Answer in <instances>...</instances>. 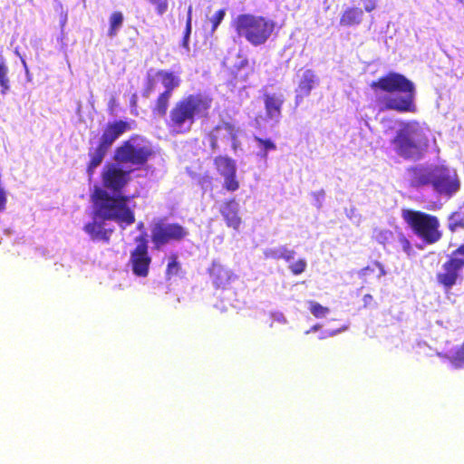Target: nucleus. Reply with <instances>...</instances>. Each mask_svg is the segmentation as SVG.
I'll use <instances>...</instances> for the list:
<instances>
[{"label": "nucleus", "mask_w": 464, "mask_h": 464, "mask_svg": "<svg viewBox=\"0 0 464 464\" xmlns=\"http://www.w3.org/2000/svg\"><path fill=\"white\" fill-rule=\"evenodd\" d=\"M374 92L401 93L398 97H382L377 99L381 111L398 112H415L416 105L414 83L403 74L390 72L370 83Z\"/></svg>", "instance_id": "nucleus-1"}, {"label": "nucleus", "mask_w": 464, "mask_h": 464, "mask_svg": "<svg viewBox=\"0 0 464 464\" xmlns=\"http://www.w3.org/2000/svg\"><path fill=\"white\" fill-rule=\"evenodd\" d=\"M212 102L213 99L202 92L182 97L170 109L167 126L175 134L189 132L197 120L209 117Z\"/></svg>", "instance_id": "nucleus-2"}, {"label": "nucleus", "mask_w": 464, "mask_h": 464, "mask_svg": "<svg viewBox=\"0 0 464 464\" xmlns=\"http://www.w3.org/2000/svg\"><path fill=\"white\" fill-rule=\"evenodd\" d=\"M131 198L122 194H110L96 187L92 194L94 218L114 221L122 229L135 222L134 211L128 206Z\"/></svg>", "instance_id": "nucleus-3"}, {"label": "nucleus", "mask_w": 464, "mask_h": 464, "mask_svg": "<svg viewBox=\"0 0 464 464\" xmlns=\"http://www.w3.org/2000/svg\"><path fill=\"white\" fill-rule=\"evenodd\" d=\"M430 130L417 121L403 122L392 143L404 160H420L429 148Z\"/></svg>", "instance_id": "nucleus-4"}, {"label": "nucleus", "mask_w": 464, "mask_h": 464, "mask_svg": "<svg viewBox=\"0 0 464 464\" xmlns=\"http://www.w3.org/2000/svg\"><path fill=\"white\" fill-rule=\"evenodd\" d=\"M233 26L240 37L258 46L266 44L276 29V23L262 15L242 14L233 21Z\"/></svg>", "instance_id": "nucleus-5"}, {"label": "nucleus", "mask_w": 464, "mask_h": 464, "mask_svg": "<svg viewBox=\"0 0 464 464\" xmlns=\"http://www.w3.org/2000/svg\"><path fill=\"white\" fill-rule=\"evenodd\" d=\"M153 155L150 142L140 135L134 134L115 149L113 160L119 164L140 169Z\"/></svg>", "instance_id": "nucleus-6"}, {"label": "nucleus", "mask_w": 464, "mask_h": 464, "mask_svg": "<svg viewBox=\"0 0 464 464\" xmlns=\"http://www.w3.org/2000/svg\"><path fill=\"white\" fill-rule=\"evenodd\" d=\"M401 218L412 232L427 245H433L442 237L438 217L420 210L403 208Z\"/></svg>", "instance_id": "nucleus-7"}, {"label": "nucleus", "mask_w": 464, "mask_h": 464, "mask_svg": "<svg viewBox=\"0 0 464 464\" xmlns=\"http://www.w3.org/2000/svg\"><path fill=\"white\" fill-rule=\"evenodd\" d=\"M130 130H131L130 123L122 120L111 121L106 124L99 144L96 148H91L88 152L90 160L87 164L86 171L90 178L93 175L96 168L102 164L114 141Z\"/></svg>", "instance_id": "nucleus-8"}, {"label": "nucleus", "mask_w": 464, "mask_h": 464, "mask_svg": "<svg viewBox=\"0 0 464 464\" xmlns=\"http://www.w3.org/2000/svg\"><path fill=\"white\" fill-rule=\"evenodd\" d=\"M464 269V244L459 245L449 256L441 266V271L436 275L437 283L445 291L450 290L462 280Z\"/></svg>", "instance_id": "nucleus-9"}, {"label": "nucleus", "mask_w": 464, "mask_h": 464, "mask_svg": "<svg viewBox=\"0 0 464 464\" xmlns=\"http://www.w3.org/2000/svg\"><path fill=\"white\" fill-rule=\"evenodd\" d=\"M155 76L160 81L164 91L157 96L151 111L158 117H164L169 107L173 92L179 87L181 80L178 73L166 70L157 71Z\"/></svg>", "instance_id": "nucleus-10"}, {"label": "nucleus", "mask_w": 464, "mask_h": 464, "mask_svg": "<svg viewBox=\"0 0 464 464\" xmlns=\"http://www.w3.org/2000/svg\"><path fill=\"white\" fill-rule=\"evenodd\" d=\"M135 246L130 252V259L128 265L131 268V272L138 277H147L150 273V267L152 258L149 253V241L146 232L134 238Z\"/></svg>", "instance_id": "nucleus-11"}, {"label": "nucleus", "mask_w": 464, "mask_h": 464, "mask_svg": "<svg viewBox=\"0 0 464 464\" xmlns=\"http://www.w3.org/2000/svg\"><path fill=\"white\" fill-rule=\"evenodd\" d=\"M188 236V229L179 223H165L160 220L151 228V241L154 249L157 250L169 242L182 241Z\"/></svg>", "instance_id": "nucleus-12"}, {"label": "nucleus", "mask_w": 464, "mask_h": 464, "mask_svg": "<svg viewBox=\"0 0 464 464\" xmlns=\"http://www.w3.org/2000/svg\"><path fill=\"white\" fill-rule=\"evenodd\" d=\"M117 162L106 165L101 174L102 188L112 194H122L130 181V171L122 169Z\"/></svg>", "instance_id": "nucleus-13"}, {"label": "nucleus", "mask_w": 464, "mask_h": 464, "mask_svg": "<svg viewBox=\"0 0 464 464\" xmlns=\"http://www.w3.org/2000/svg\"><path fill=\"white\" fill-rule=\"evenodd\" d=\"M431 187L440 195L450 198L459 190L460 180L456 171L438 164Z\"/></svg>", "instance_id": "nucleus-14"}, {"label": "nucleus", "mask_w": 464, "mask_h": 464, "mask_svg": "<svg viewBox=\"0 0 464 464\" xmlns=\"http://www.w3.org/2000/svg\"><path fill=\"white\" fill-rule=\"evenodd\" d=\"M213 164L218 173L224 178V188L234 192L239 188L237 179L236 161L228 156L218 155L214 158Z\"/></svg>", "instance_id": "nucleus-15"}, {"label": "nucleus", "mask_w": 464, "mask_h": 464, "mask_svg": "<svg viewBox=\"0 0 464 464\" xmlns=\"http://www.w3.org/2000/svg\"><path fill=\"white\" fill-rule=\"evenodd\" d=\"M436 165H416L407 169L410 185L413 188L431 186Z\"/></svg>", "instance_id": "nucleus-16"}, {"label": "nucleus", "mask_w": 464, "mask_h": 464, "mask_svg": "<svg viewBox=\"0 0 464 464\" xmlns=\"http://www.w3.org/2000/svg\"><path fill=\"white\" fill-rule=\"evenodd\" d=\"M208 273L217 288H227L236 278L234 273L218 261L212 262Z\"/></svg>", "instance_id": "nucleus-17"}, {"label": "nucleus", "mask_w": 464, "mask_h": 464, "mask_svg": "<svg viewBox=\"0 0 464 464\" xmlns=\"http://www.w3.org/2000/svg\"><path fill=\"white\" fill-rule=\"evenodd\" d=\"M319 83V78L312 69H305L295 89V102H301L304 98L310 95L312 90Z\"/></svg>", "instance_id": "nucleus-18"}, {"label": "nucleus", "mask_w": 464, "mask_h": 464, "mask_svg": "<svg viewBox=\"0 0 464 464\" xmlns=\"http://www.w3.org/2000/svg\"><path fill=\"white\" fill-rule=\"evenodd\" d=\"M227 136L233 142L236 141L237 130L236 127L229 122H223L216 126L207 134V139L209 143L211 150L215 151L218 149V140Z\"/></svg>", "instance_id": "nucleus-19"}, {"label": "nucleus", "mask_w": 464, "mask_h": 464, "mask_svg": "<svg viewBox=\"0 0 464 464\" xmlns=\"http://www.w3.org/2000/svg\"><path fill=\"white\" fill-rule=\"evenodd\" d=\"M238 211V203L235 198L226 200L220 208V214L225 219L227 226L235 230H238L242 222Z\"/></svg>", "instance_id": "nucleus-20"}, {"label": "nucleus", "mask_w": 464, "mask_h": 464, "mask_svg": "<svg viewBox=\"0 0 464 464\" xmlns=\"http://www.w3.org/2000/svg\"><path fill=\"white\" fill-rule=\"evenodd\" d=\"M83 229L93 240L99 239L105 243L110 242L111 236L113 232L112 228H104L101 220L97 221L95 218L93 221L85 224Z\"/></svg>", "instance_id": "nucleus-21"}, {"label": "nucleus", "mask_w": 464, "mask_h": 464, "mask_svg": "<svg viewBox=\"0 0 464 464\" xmlns=\"http://www.w3.org/2000/svg\"><path fill=\"white\" fill-rule=\"evenodd\" d=\"M363 17V11L359 7H348L346 8L341 17L340 24L344 27H352L359 25Z\"/></svg>", "instance_id": "nucleus-22"}, {"label": "nucleus", "mask_w": 464, "mask_h": 464, "mask_svg": "<svg viewBox=\"0 0 464 464\" xmlns=\"http://www.w3.org/2000/svg\"><path fill=\"white\" fill-rule=\"evenodd\" d=\"M264 103L266 115L269 118H276L281 114V108L284 103V100L276 96V94H264Z\"/></svg>", "instance_id": "nucleus-23"}, {"label": "nucleus", "mask_w": 464, "mask_h": 464, "mask_svg": "<svg viewBox=\"0 0 464 464\" xmlns=\"http://www.w3.org/2000/svg\"><path fill=\"white\" fill-rule=\"evenodd\" d=\"M123 20L124 17L121 11H114L111 13L109 18L110 26L107 33L110 38H114L117 35L119 29L123 24Z\"/></svg>", "instance_id": "nucleus-24"}, {"label": "nucleus", "mask_w": 464, "mask_h": 464, "mask_svg": "<svg viewBox=\"0 0 464 464\" xmlns=\"http://www.w3.org/2000/svg\"><path fill=\"white\" fill-rule=\"evenodd\" d=\"M182 272V267L178 260L177 254H171L169 256L168 265L165 271V277L170 280L172 277L179 276Z\"/></svg>", "instance_id": "nucleus-25"}, {"label": "nucleus", "mask_w": 464, "mask_h": 464, "mask_svg": "<svg viewBox=\"0 0 464 464\" xmlns=\"http://www.w3.org/2000/svg\"><path fill=\"white\" fill-rule=\"evenodd\" d=\"M385 273L386 272L384 270V266H382V264H381L378 261H373L371 264H369L367 266L362 268L359 271V276L366 277V276L373 274L377 278H381L382 276H383L385 275Z\"/></svg>", "instance_id": "nucleus-26"}, {"label": "nucleus", "mask_w": 464, "mask_h": 464, "mask_svg": "<svg viewBox=\"0 0 464 464\" xmlns=\"http://www.w3.org/2000/svg\"><path fill=\"white\" fill-rule=\"evenodd\" d=\"M448 228L450 232L464 228V212L454 211L449 216Z\"/></svg>", "instance_id": "nucleus-27"}, {"label": "nucleus", "mask_w": 464, "mask_h": 464, "mask_svg": "<svg viewBox=\"0 0 464 464\" xmlns=\"http://www.w3.org/2000/svg\"><path fill=\"white\" fill-rule=\"evenodd\" d=\"M153 7L158 16H163L170 9V0H144Z\"/></svg>", "instance_id": "nucleus-28"}, {"label": "nucleus", "mask_w": 464, "mask_h": 464, "mask_svg": "<svg viewBox=\"0 0 464 464\" xmlns=\"http://www.w3.org/2000/svg\"><path fill=\"white\" fill-rule=\"evenodd\" d=\"M192 30V6L189 5L187 12L186 26L181 44L185 48H188L189 37Z\"/></svg>", "instance_id": "nucleus-29"}, {"label": "nucleus", "mask_w": 464, "mask_h": 464, "mask_svg": "<svg viewBox=\"0 0 464 464\" xmlns=\"http://www.w3.org/2000/svg\"><path fill=\"white\" fill-rule=\"evenodd\" d=\"M9 90L8 68L4 63H0V92L2 94H6Z\"/></svg>", "instance_id": "nucleus-30"}, {"label": "nucleus", "mask_w": 464, "mask_h": 464, "mask_svg": "<svg viewBox=\"0 0 464 464\" xmlns=\"http://www.w3.org/2000/svg\"><path fill=\"white\" fill-rule=\"evenodd\" d=\"M309 310L312 313V314L316 318H324L325 317L329 312L330 309L326 306H323L317 302L314 301H309Z\"/></svg>", "instance_id": "nucleus-31"}, {"label": "nucleus", "mask_w": 464, "mask_h": 464, "mask_svg": "<svg viewBox=\"0 0 464 464\" xmlns=\"http://www.w3.org/2000/svg\"><path fill=\"white\" fill-rule=\"evenodd\" d=\"M254 140L256 141L259 149L262 150L264 157H266V154L269 150H275L276 149V143L270 139H262L260 137L255 136Z\"/></svg>", "instance_id": "nucleus-32"}, {"label": "nucleus", "mask_w": 464, "mask_h": 464, "mask_svg": "<svg viewBox=\"0 0 464 464\" xmlns=\"http://www.w3.org/2000/svg\"><path fill=\"white\" fill-rule=\"evenodd\" d=\"M398 242L408 257L414 256L415 252L413 250L411 243L403 233L399 234Z\"/></svg>", "instance_id": "nucleus-33"}, {"label": "nucleus", "mask_w": 464, "mask_h": 464, "mask_svg": "<svg viewBox=\"0 0 464 464\" xmlns=\"http://www.w3.org/2000/svg\"><path fill=\"white\" fill-rule=\"evenodd\" d=\"M392 236V232L388 229H378L374 231V238L378 243L383 246H385L391 241Z\"/></svg>", "instance_id": "nucleus-34"}, {"label": "nucleus", "mask_w": 464, "mask_h": 464, "mask_svg": "<svg viewBox=\"0 0 464 464\" xmlns=\"http://www.w3.org/2000/svg\"><path fill=\"white\" fill-rule=\"evenodd\" d=\"M307 263L304 258H300L288 266L289 270L295 276L301 275L306 269Z\"/></svg>", "instance_id": "nucleus-35"}, {"label": "nucleus", "mask_w": 464, "mask_h": 464, "mask_svg": "<svg viewBox=\"0 0 464 464\" xmlns=\"http://www.w3.org/2000/svg\"><path fill=\"white\" fill-rule=\"evenodd\" d=\"M226 15V10L225 9H219L215 13V14L211 17L210 21L212 24L211 31L214 32L218 27L222 20L224 19Z\"/></svg>", "instance_id": "nucleus-36"}, {"label": "nucleus", "mask_w": 464, "mask_h": 464, "mask_svg": "<svg viewBox=\"0 0 464 464\" xmlns=\"http://www.w3.org/2000/svg\"><path fill=\"white\" fill-rule=\"evenodd\" d=\"M156 80L153 76H148L146 79V84L142 92L144 97H149L151 92L155 91Z\"/></svg>", "instance_id": "nucleus-37"}, {"label": "nucleus", "mask_w": 464, "mask_h": 464, "mask_svg": "<svg viewBox=\"0 0 464 464\" xmlns=\"http://www.w3.org/2000/svg\"><path fill=\"white\" fill-rule=\"evenodd\" d=\"M295 252L292 249H288L286 246H280V256L279 259H284L286 262H289L294 258Z\"/></svg>", "instance_id": "nucleus-38"}, {"label": "nucleus", "mask_w": 464, "mask_h": 464, "mask_svg": "<svg viewBox=\"0 0 464 464\" xmlns=\"http://www.w3.org/2000/svg\"><path fill=\"white\" fill-rule=\"evenodd\" d=\"M265 256L266 258H271V259H279V256H280V247L278 248H273V249H267L266 252H265Z\"/></svg>", "instance_id": "nucleus-39"}, {"label": "nucleus", "mask_w": 464, "mask_h": 464, "mask_svg": "<svg viewBox=\"0 0 464 464\" xmlns=\"http://www.w3.org/2000/svg\"><path fill=\"white\" fill-rule=\"evenodd\" d=\"M363 8L370 13L376 8V0H363Z\"/></svg>", "instance_id": "nucleus-40"}, {"label": "nucleus", "mask_w": 464, "mask_h": 464, "mask_svg": "<svg viewBox=\"0 0 464 464\" xmlns=\"http://www.w3.org/2000/svg\"><path fill=\"white\" fill-rule=\"evenodd\" d=\"M130 106L131 109V111L137 115V108H138V96L136 93H133L130 100Z\"/></svg>", "instance_id": "nucleus-41"}, {"label": "nucleus", "mask_w": 464, "mask_h": 464, "mask_svg": "<svg viewBox=\"0 0 464 464\" xmlns=\"http://www.w3.org/2000/svg\"><path fill=\"white\" fill-rule=\"evenodd\" d=\"M362 301H363V307L366 308V307H369V306H371L372 304L373 297L370 294H366V295H363Z\"/></svg>", "instance_id": "nucleus-42"}, {"label": "nucleus", "mask_w": 464, "mask_h": 464, "mask_svg": "<svg viewBox=\"0 0 464 464\" xmlns=\"http://www.w3.org/2000/svg\"><path fill=\"white\" fill-rule=\"evenodd\" d=\"M247 63H248L247 59H245V60H243V61L241 62V66L247 65Z\"/></svg>", "instance_id": "nucleus-43"}, {"label": "nucleus", "mask_w": 464, "mask_h": 464, "mask_svg": "<svg viewBox=\"0 0 464 464\" xmlns=\"http://www.w3.org/2000/svg\"><path fill=\"white\" fill-rule=\"evenodd\" d=\"M143 226H144V224H143L142 222H140V223L138 224V226H137V228H138V229H142V228H143Z\"/></svg>", "instance_id": "nucleus-44"}]
</instances>
